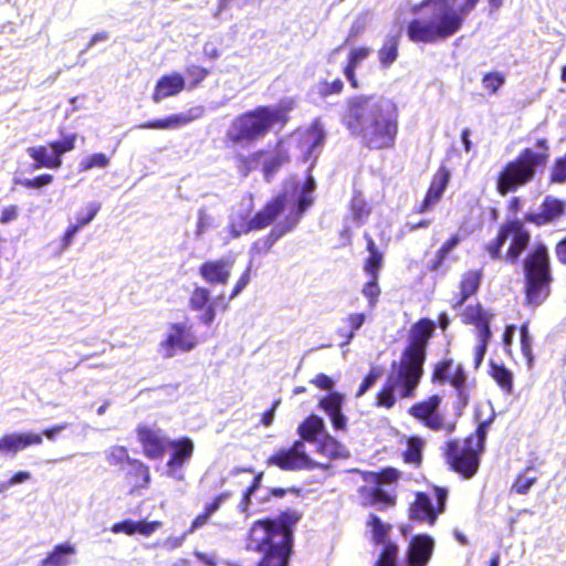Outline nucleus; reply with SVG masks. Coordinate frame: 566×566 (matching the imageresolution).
Masks as SVG:
<instances>
[{
    "instance_id": "obj_1",
    "label": "nucleus",
    "mask_w": 566,
    "mask_h": 566,
    "mask_svg": "<svg viewBox=\"0 0 566 566\" xmlns=\"http://www.w3.org/2000/svg\"><path fill=\"white\" fill-rule=\"evenodd\" d=\"M347 130L374 149L394 146L398 132L396 105L376 95H357L347 99L342 116Z\"/></svg>"
},
{
    "instance_id": "obj_2",
    "label": "nucleus",
    "mask_w": 566,
    "mask_h": 566,
    "mask_svg": "<svg viewBox=\"0 0 566 566\" xmlns=\"http://www.w3.org/2000/svg\"><path fill=\"white\" fill-rule=\"evenodd\" d=\"M479 0H422L410 4L413 18L407 36L413 43L432 44L454 35Z\"/></svg>"
},
{
    "instance_id": "obj_3",
    "label": "nucleus",
    "mask_w": 566,
    "mask_h": 566,
    "mask_svg": "<svg viewBox=\"0 0 566 566\" xmlns=\"http://www.w3.org/2000/svg\"><path fill=\"white\" fill-rule=\"evenodd\" d=\"M300 520L296 512L284 514L280 521H258L250 530L248 549L264 554L259 566H287L292 528Z\"/></svg>"
},
{
    "instance_id": "obj_4",
    "label": "nucleus",
    "mask_w": 566,
    "mask_h": 566,
    "mask_svg": "<svg viewBox=\"0 0 566 566\" xmlns=\"http://www.w3.org/2000/svg\"><path fill=\"white\" fill-rule=\"evenodd\" d=\"M315 180L308 176L301 193L295 198L294 193H289L287 190L272 201H270L260 212L253 218V227L261 230L270 226L275 218L281 213L289 211L282 221H280L269 234V239L275 242L286 232L293 230L300 221L302 213L312 206L313 192L315 190Z\"/></svg>"
},
{
    "instance_id": "obj_5",
    "label": "nucleus",
    "mask_w": 566,
    "mask_h": 566,
    "mask_svg": "<svg viewBox=\"0 0 566 566\" xmlns=\"http://www.w3.org/2000/svg\"><path fill=\"white\" fill-rule=\"evenodd\" d=\"M291 108V103H281L247 112L232 120L227 130V138L233 145L249 146L262 139L275 124H284Z\"/></svg>"
},
{
    "instance_id": "obj_6",
    "label": "nucleus",
    "mask_w": 566,
    "mask_h": 566,
    "mask_svg": "<svg viewBox=\"0 0 566 566\" xmlns=\"http://www.w3.org/2000/svg\"><path fill=\"white\" fill-rule=\"evenodd\" d=\"M546 161L544 153L535 151L531 148L524 149L516 159L509 161L501 170L496 181V189L505 196L515 191L533 180L536 169Z\"/></svg>"
},
{
    "instance_id": "obj_7",
    "label": "nucleus",
    "mask_w": 566,
    "mask_h": 566,
    "mask_svg": "<svg viewBox=\"0 0 566 566\" xmlns=\"http://www.w3.org/2000/svg\"><path fill=\"white\" fill-rule=\"evenodd\" d=\"M526 297L530 304L539 305L548 294L551 281L549 259L545 245L538 244L524 261Z\"/></svg>"
},
{
    "instance_id": "obj_8",
    "label": "nucleus",
    "mask_w": 566,
    "mask_h": 566,
    "mask_svg": "<svg viewBox=\"0 0 566 566\" xmlns=\"http://www.w3.org/2000/svg\"><path fill=\"white\" fill-rule=\"evenodd\" d=\"M421 376L410 367L394 363L386 386L377 396V405L391 408L396 402L395 392L401 398L412 397Z\"/></svg>"
},
{
    "instance_id": "obj_9",
    "label": "nucleus",
    "mask_w": 566,
    "mask_h": 566,
    "mask_svg": "<svg viewBox=\"0 0 566 566\" xmlns=\"http://www.w3.org/2000/svg\"><path fill=\"white\" fill-rule=\"evenodd\" d=\"M486 423H481L474 436L465 439L463 446L450 444L449 459L453 469L464 478H471L479 468V452L484 449Z\"/></svg>"
},
{
    "instance_id": "obj_10",
    "label": "nucleus",
    "mask_w": 566,
    "mask_h": 566,
    "mask_svg": "<svg viewBox=\"0 0 566 566\" xmlns=\"http://www.w3.org/2000/svg\"><path fill=\"white\" fill-rule=\"evenodd\" d=\"M198 344L193 324L186 319L167 325L165 338L159 343L158 350L167 359L172 358L178 352H191Z\"/></svg>"
},
{
    "instance_id": "obj_11",
    "label": "nucleus",
    "mask_w": 566,
    "mask_h": 566,
    "mask_svg": "<svg viewBox=\"0 0 566 566\" xmlns=\"http://www.w3.org/2000/svg\"><path fill=\"white\" fill-rule=\"evenodd\" d=\"M530 239L531 235L524 228L523 223L518 220H513L501 228L496 241L488 245V251L493 259H496L500 256L502 245L509 241L510 247L506 253V259L510 261H516L528 245Z\"/></svg>"
},
{
    "instance_id": "obj_12",
    "label": "nucleus",
    "mask_w": 566,
    "mask_h": 566,
    "mask_svg": "<svg viewBox=\"0 0 566 566\" xmlns=\"http://www.w3.org/2000/svg\"><path fill=\"white\" fill-rule=\"evenodd\" d=\"M399 473L395 469H387L380 474H371L370 482L374 485L364 486L360 490L365 505L385 507L394 505L395 495L392 483L397 481Z\"/></svg>"
},
{
    "instance_id": "obj_13",
    "label": "nucleus",
    "mask_w": 566,
    "mask_h": 566,
    "mask_svg": "<svg viewBox=\"0 0 566 566\" xmlns=\"http://www.w3.org/2000/svg\"><path fill=\"white\" fill-rule=\"evenodd\" d=\"M433 323L428 319L418 322L411 329L410 345L405 349L400 364L422 375V365L426 356V345L433 332Z\"/></svg>"
},
{
    "instance_id": "obj_14",
    "label": "nucleus",
    "mask_w": 566,
    "mask_h": 566,
    "mask_svg": "<svg viewBox=\"0 0 566 566\" xmlns=\"http://www.w3.org/2000/svg\"><path fill=\"white\" fill-rule=\"evenodd\" d=\"M446 500L447 491L440 488H436L431 496L418 493L410 507V518L432 525L438 514L443 512Z\"/></svg>"
},
{
    "instance_id": "obj_15",
    "label": "nucleus",
    "mask_w": 566,
    "mask_h": 566,
    "mask_svg": "<svg viewBox=\"0 0 566 566\" xmlns=\"http://www.w3.org/2000/svg\"><path fill=\"white\" fill-rule=\"evenodd\" d=\"M252 210V200L248 199L241 203V207L229 217L227 228L216 234V240L222 245H228L231 241L240 238L242 234L256 230L253 227V218H250Z\"/></svg>"
},
{
    "instance_id": "obj_16",
    "label": "nucleus",
    "mask_w": 566,
    "mask_h": 566,
    "mask_svg": "<svg viewBox=\"0 0 566 566\" xmlns=\"http://www.w3.org/2000/svg\"><path fill=\"white\" fill-rule=\"evenodd\" d=\"M289 159V155L282 145L273 153L258 151L249 157H241L239 159V169L243 175H248L251 170L255 169L258 165L263 163V172L266 180L279 170V168L285 164Z\"/></svg>"
},
{
    "instance_id": "obj_17",
    "label": "nucleus",
    "mask_w": 566,
    "mask_h": 566,
    "mask_svg": "<svg viewBox=\"0 0 566 566\" xmlns=\"http://www.w3.org/2000/svg\"><path fill=\"white\" fill-rule=\"evenodd\" d=\"M440 403L441 397L433 395L427 400L413 405L409 409V413L431 430L451 432L454 426L447 422L444 417L438 411Z\"/></svg>"
},
{
    "instance_id": "obj_18",
    "label": "nucleus",
    "mask_w": 566,
    "mask_h": 566,
    "mask_svg": "<svg viewBox=\"0 0 566 566\" xmlns=\"http://www.w3.org/2000/svg\"><path fill=\"white\" fill-rule=\"evenodd\" d=\"M168 447L171 449V453L166 463V474L176 481H184V467L192 458L195 450L193 441L190 438L185 437L177 440H170Z\"/></svg>"
},
{
    "instance_id": "obj_19",
    "label": "nucleus",
    "mask_w": 566,
    "mask_h": 566,
    "mask_svg": "<svg viewBox=\"0 0 566 566\" xmlns=\"http://www.w3.org/2000/svg\"><path fill=\"white\" fill-rule=\"evenodd\" d=\"M269 463L286 471L307 469L315 465V462L306 454L303 441H296L289 450L276 452L269 459Z\"/></svg>"
},
{
    "instance_id": "obj_20",
    "label": "nucleus",
    "mask_w": 566,
    "mask_h": 566,
    "mask_svg": "<svg viewBox=\"0 0 566 566\" xmlns=\"http://www.w3.org/2000/svg\"><path fill=\"white\" fill-rule=\"evenodd\" d=\"M137 438L143 447L144 454L149 459H159L164 455L170 440L161 429L146 424L137 427Z\"/></svg>"
},
{
    "instance_id": "obj_21",
    "label": "nucleus",
    "mask_w": 566,
    "mask_h": 566,
    "mask_svg": "<svg viewBox=\"0 0 566 566\" xmlns=\"http://www.w3.org/2000/svg\"><path fill=\"white\" fill-rule=\"evenodd\" d=\"M434 381H449L457 390L459 399L463 405H467L469 396L465 389L467 376L462 369V366L454 364L452 360H446L436 366L433 373Z\"/></svg>"
},
{
    "instance_id": "obj_22",
    "label": "nucleus",
    "mask_w": 566,
    "mask_h": 566,
    "mask_svg": "<svg viewBox=\"0 0 566 566\" xmlns=\"http://www.w3.org/2000/svg\"><path fill=\"white\" fill-rule=\"evenodd\" d=\"M234 261L233 256L209 260L199 266V274L211 285H226L231 276Z\"/></svg>"
},
{
    "instance_id": "obj_23",
    "label": "nucleus",
    "mask_w": 566,
    "mask_h": 566,
    "mask_svg": "<svg viewBox=\"0 0 566 566\" xmlns=\"http://www.w3.org/2000/svg\"><path fill=\"white\" fill-rule=\"evenodd\" d=\"M43 442L42 434L25 431L11 432L0 438V454L14 457L31 446H40Z\"/></svg>"
},
{
    "instance_id": "obj_24",
    "label": "nucleus",
    "mask_w": 566,
    "mask_h": 566,
    "mask_svg": "<svg viewBox=\"0 0 566 566\" xmlns=\"http://www.w3.org/2000/svg\"><path fill=\"white\" fill-rule=\"evenodd\" d=\"M434 541L429 535L415 536L406 554L407 566H427L432 557Z\"/></svg>"
},
{
    "instance_id": "obj_25",
    "label": "nucleus",
    "mask_w": 566,
    "mask_h": 566,
    "mask_svg": "<svg viewBox=\"0 0 566 566\" xmlns=\"http://www.w3.org/2000/svg\"><path fill=\"white\" fill-rule=\"evenodd\" d=\"M203 113L205 108L202 106H195L187 112L174 114L161 119L146 122L137 127L142 129H176L200 118Z\"/></svg>"
},
{
    "instance_id": "obj_26",
    "label": "nucleus",
    "mask_w": 566,
    "mask_h": 566,
    "mask_svg": "<svg viewBox=\"0 0 566 566\" xmlns=\"http://www.w3.org/2000/svg\"><path fill=\"white\" fill-rule=\"evenodd\" d=\"M345 397L339 392H331L318 402L321 409L329 417L335 430H346L347 418L342 413Z\"/></svg>"
},
{
    "instance_id": "obj_27",
    "label": "nucleus",
    "mask_w": 566,
    "mask_h": 566,
    "mask_svg": "<svg viewBox=\"0 0 566 566\" xmlns=\"http://www.w3.org/2000/svg\"><path fill=\"white\" fill-rule=\"evenodd\" d=\"M186 87V81L180 73L172 72L166 75H163L153 93V101L155 103H159L165 98L176 96L180 92H182Z\"/></svg>"
},
{
    "instance_id": "obj_28",
    "label": "nucleus",
    "mask_w": 566,
    "mask_h": 566,
    "mask_svg": "<svg viewBox=\"0 0 566 566\" xmlns=\"http://www.w3.org/2000/svg\"><path fill=\"white\" fill-rule=\"evenodd\" d=\"M450 171L447 167L442 166L434 174L426 198L421 205L420 212H424L433 207L442 197L449 180Z\"/></svg>"
},
{
    "instance_id": "obj_29",
    "label": "nucleus",
    "mask_w": 566,
    "mask_h": 566,
    "mask_svg": "<svg viewBox=\"0 0 566 566\" xmlns=\"http://www.w3.org/2000/svg\"><path fill=\"white\" fill-rule=\"evenodd\" d=\"M564 212V203L554 198H546L539 212L530 213L526 220L537 226L547 224L557 220Z\"/></svg>"
},
{
    "instance_id": "obj_30",
    "label": "nucleus",
    "mask_w": 566,
    "mask_h": 566,
    "mask_svg": "<svg viewBox=\"0 0 566 566\" xmlns=\"http://www.w3.org/2000/svg\"><path fill=\"white\" fill-rule=\"evenodd\" d=\"M27 153L35 161L34 169L43 167L57 169L62 165L61 158H57L50 145L29 147Z\"/></svg>"
},
{
    "instance_id": "obj_31",
    "label": "nucleus",
    "mask_w": 566,
    "mask_h": 566,
    "mask_svg": "<svg viewBox=\"0 0 566 566\" xmlns=\"http://www.w3.org/2000/svg\"><path fill=\"white\" fill-rule=\"evenodd\" d=\"M76 554V548L71 543H63L54 546L52 552L43 558L38 566H69L72 557Z\"/></svg>"
},
{
    "instance_id": "obj_32",
    "label": "nucleus",
    "mask_w": 566,
    "mask_h": 566,
    "mask_svg": "<svg viewBox=\"0 0 566 566\" xmlns=\"http://www.w3.org/2000/svg\"><path fill=\"white\" fill-rule=\"evenodd\" d=\"M325 134L319 122H315L304 134L301 148L304 151V160L311 159L317 148L322 147Z\"/></svg>"
},
{
    "instance_id": "obj_33",
    "label": "nucleus",
    "mask_w": 566,
    "mask_h": 566,
    "mask_svg": "<svg viewBox=\"0 0 566 566\" xmlns=\"http://www.w3.org/2000/svg\"><path fill=\"white\" fill-rule=\"evenodd\" d=\"M371 50L369 48H354L350 50L348 54L347 65L344 67V75L350 83L352 87L357 88L359 86L358 81L356 78V69L360 65L363 61H365Z\"/></svg>"
},
{
    "instance_id": "obj_34",
    "label": "nucleus",
    "mask_w": 566,
    "mask_h": 566,
    "mask_svg": "<svg viewBox=\"0 0 566 566\" xmlns=\"http://www.w3.org/2000/svg\"><path fill=\"white\" fill-rule=\"evenodd\" d=\"M298 433L302 437V439L308 442L318 441V439L326 433L323 419L315 415L310 416L298 427Z\"/></svg>"
},
{
    "instance_id": "obj_35",
    "label": "nucleus",
    "mask_w": 566,
    "mask_h": 566,
    "mask_svg": "<svg viewBox=\"0 0 566 566\" xmlns=\"http://www.w3.org/2000/svg\"><path fill=\"white\" fill-rule=\"evenodd\" d=\"M227 497L228 494H220L211 503L207 504L205 512L195 517L187 533L191 534L205 526L209 518L220 509L221 504L226 501Z\"/></svg>"
},
{
    "instance_id": "obj_36",
    "label": "nucleus",
    "mask_w": 566,
    "mask_h": 566,
    "mask_svg": "<svg viewBox=\"0 0 566 566\" xmlns=\"http://www.w3.org/2000/svg\"><path fill=\"white\" fill-rule=\"evenodd\" d=\"M463 322L473 324L476 327V334L481 333L483 326L490 328L489 322L491 315L482 310L480 305L469 306L462 314Z\"/></svg>"
},
{
    "instance_id": "obj_37",
    "label": "nucleus",
    "mask_w": 566,
    "mask_h": 566,
    "mask_svg": "<svg viewBox=\"0 0 566 566\" xmlns=\"http://www.w3.org/2000/svg\"><path fill=\"white\" fill-rule=\"evenodd\" d=\"M218 227L217 218L207 209L201 208L197 212L195 237L202 239L206 233Z\"/></svg>"
},
{
    "instance_id": "obj_38",
    "label": "nucleus",
    "mask_w": 566,
    "mask_h": 566,
    "mask_svg": "<svg viewBox=\"0 0 566 566\" xmlns=\"http://www.w3.org/2000/svg\"><path fill=\"white\" fill-rule=\"evenodd\" d=\"M366 239L369 258L364 265V270L369 276H378V272L382 264V254L377 250L374 240L369 235H366Z\"/></svg>"
},
{
    "instance_id": "obj_39",
    "label": "nucleus",
    "mask_w": 566,
    "mask_h": 566,
    "mask_svg": "<svg viewBox=\"0 0 566 566\" xmlns=\"http://www.w3.org/2000/svg\"><path fill=\"white\" fill-rule=\"evenodd\" d=\"M481 272L480 271H468L463 274L461 281V301L459 304H462L469 296L474 294L481 282Z\"/></svg>"
},
{
    "instance_id": "obj_40",
    "label": "nucleus",
    "mask_w": 566,
    "mask_h": 566,
    "mask_svg": "<svg viewBox=\"0 0 566 566\" xmlns=\"http://www.w3.org/2000/svg\"><path fill=\"white\" fill-rule=\"evenodd\" d=\"M537 475L532 468H527L524 472L518 474L511 486V492L525 495L531 488L536 483Z\"/></svg>"
},
{
    "instance_id": "obj_41",
    "label": "nucleus",
    "mask_w": 566,
    "mask_h": 566,
    "mask_svg": "<svg viewBox=\"0 0 566 566\" xmlns=\"http://www.w3.org/2000/svg\"><path fill=\"white\" fill-rule=\"evenodd\" d=\"M316 443L317 451L328 459L338 458L342 454V446L327 433L319 438Z\"/></svg>"
},
{
    "instance_id": "obj_42",
    "label": "nucleus",
    "mask_w": 566,
    "mask_h": 566,
    "mask_svg": "<svg viewBox=\"0 0 566 566\" xmlns=\"http://www.w3.org/2000/svg\"><path fill=\"white\" fill-rule=\"evenodd\" d=\"M491 376L496 381V384L502 388V390L506 394H511L513 389V374L503 366L492 365L491 367Z\"/></svg>"
},
{
    "instance_id": "obj_43",
    "label": "nucleus",
    "mask_w": 566,
    "mask_h": 566,
    "mask_svg": "<svg viewBox=\"0 0 566 566\" xmlns=\"http://www.w3.org/2000/svg\"><path fill=\"white\" fill-rule=\"evenodd\" d=\"M397 55H398L397 38L392 36V38L387 39L378 52L380 63L382 64V66L388 67L396 61Z\"/></svg>"
},
{
    "instance_id": "obj_44",
    "label": "nucleus",
    "mask_w": 566,
    "mask_h": 566,
    "mask_svg": "<svg viewBox=\"0 0 566 566\" xmlns=\"http://www.w3.org/2000/svg\"><path fill=\"white\" fill-rule=\"evenodd\" d=\"M350 213L357 224H363L367 220L370 209L360 193L354 195L350 203Z\"/></svg>"
},
{
    "instance_id": "obj_45",
    "label": "nucleus",
    "mask_w": 566,
    "mask_h": 566,
    "mask_svg": "<svg viewBox=\"0 0 566 566\" xmlns=\"http://www.w3.org/2000/svg\"><path fill=\"white\" fill-rule=\"evenodd\" d=\"M224 300V295L220 294L214 297L213 301L209 302L205 307L199 310H193V312H198V321L206 325L210 326L217 316V307Z\"/></svg>"
},
{
    "instance_id": "obj_46",
    "label": "nucleus",
    "mask_w": 566,
    "mask_h": 566,
    "mask_svg": "<svg viewBox=\"0 0 566 566\" xmlns=\"http://www.w3.org/2000/svg\"><path fill=\"white\" fill-rule=\"evenodd\" d=\"M214 298L211 296V292L208 287L196 286L189 297V308L191 311L205 307L209 302Z\"/></svg>"
},
{
    "instance_id": "obj_47",
    "label": "nucleus",
    "mask_w": 566,
    "mask_h": 566,
    "mask_svg": "<svg viewBox=\"0 0 566 566\" xmlns=\"http://www.w3.org/2000/svg\"><path fill=\"white\" fill-rule=\"evenodd\" d=\"M506 77L501 72H489L482 77V87L491 95H495L504 85Z\"/></svg>"
},
{
    "instance_id": "obj_48",
    "label": "nucleus",
    "mask_w": 566,
    "mask_h": 566,
    "mask_svg": "<svg viewBox=\"0 0 566 566\" xmlns=\"http://www.w3.org/2000/svg\"><path fill=\"white\" fill-rule=\"evenodd\" d=\"M478 336V345L475 346L474 348V367L478 368L483 358H484V355L486 353V347H488V343H489V339L491 337V331L490 328H486L485 326L482 327L481 329V333L476 334Z\"/></svg>"
},
{
    "instance_id": "obj_49",
    "label": "nucleus",
    "mask_w": 566,
    "mask_h": 566,
    "mask_svg": "<svg viewBox=\"0 0 566 566\" xmlns=\"http://www.w3.org/2000/svg\"><path fill=\"white\" fill-rule=\"evenodd\" d=\"M423 440L420 438H410L407 442V450L405 451V460L408 463L418 464L421 461V450Z\"/></svg>"
},
{
    "instance_id": "obj_50",
    "label": "nucleus",
    "mask_w": 566,
    "mask_h": 566,
    "mask_svg": "<svg viewBox=\"0 0 566 566\" xmlns=\"http://www.w3.org/2000/svg\"><path fill=\"white\" fill-rule=\"evenodd\" d=\"M378 276H369V281L364 285L361 293L368 300L369 307L374 308L378 302L380 289L378 286Z\"/></svg>"
},
{
    "instance_id": "obj_51",
    "label": "nucleus",
    "mask_w": 566,
    "mask_h": 566,
    "mask_svg": "<svg viewBox=\"0 0 566 566\" xmlns=\"http://www.w3.org/2000/svg\"><path fill=\"white\" fill-rule=\"evenodd\" d=\"M109 159L106 157V155L102 153L93 154L88 157H85L81 163L80 167L81 170L87 171L93 168H104L108 166Z\"/></svg>"
},
{
    "instance_id": "obj_52",
    "label": "nucleus",
    "mask_w": 566,
    "mask_h": 566,
    "mask_svg": "<svg viewBox=\"0 0 566 566\" xmlns=\"http://www.w3.org/2000/svg\"><path fill=\"white\" fill-rule=\"evenodd\" d=\"M397 554L398 546L392 543H386L375 566H396Z\"/></svg>"
},
{
    "instance_id": "obj_53",
    "label": "nucleus",
    "mask_w": 566,
    "mask_h": 566,
    "mask_svg": "<svg viewBox=\"0 0 566 566\" xmlns=\"http://www.w3.org/2000/svg\"><path fill=\"white\" fill-rule=\"evenodd\" d=\"M460 242H461V235L457 233L443 243V245L438 250V252L436 254V258H437V262L434 265L436 269L442 264V262L447 259L449 253L455 247H458Z\"/></svg>"
},
{
    "instance_id": "obj_54",
    "label": "nucleus",
    "mask_w": 566,
    "mask_h": 566,
    "mask_svg": "<svg viewBox=\"0 0 566 566\" xmlns=\"http://www.w3.org/2000/svg\"><path fill=\"white\" fill-rule=\"evenodd\" d=\"M368 525L371 527L373 537L377 543H386V536L389 530V525L384 524L377 516L371 515L368 521Z\"/></svg>"
},
{
    "instance_id": "obj_55",
    "label": "nucleus",
    "mask_w": 566,
    "mask_h": 566,
    "mask_svg": "<svg viewBox=\"0 0 566 566\" xmlns=\"http://www.w3.org/2000/svg\"><path fill=\"white\" fill-rule=\"evenodd\" d=\"M75 140H76V135L71 134V135L65 136L62 140L51 143L50 147L53 148L57 158H61V156L64 153L74 149Z\"/></svg>"
},
{
    "instance_id": "obj_56",
    "label": "nucleus",
    "mask_w": 566,
    "mask_h": 566,
    "mask_svg": "<svg viewBox=\"0 0 566 566\" xmlns=\"http://www.w3.org/2000/svg\"><path fill=\"white\" fill-rule=\"evenodd\" d=\"M106 459L109 464H120L128 460V452L125 447L114 446L106 451Z\"/></svg>"
},
{
    "instance_id": "obj_57",
    "label": "nucleus",
    "mask_w": 566,
    "mask_h": 566,
    "mask_svg": "<svg viewBox=\"0 0 566 566\" xmlns=\"http://www.w3.org/2000/svg\"><path fill=\"white\" fill-rule=\"evenodd\" d=\"M101 209V203L98 202H90L86 208L85 214H78L76 220L80 228L87 226L98 213Z\"/></svg>"
},
{
    "instance_id": "obj_58",
    "label": "nucleus",
    "mask_w": 566,
    "mask_h": 566,
    "mask_svg": "<svg viewBox=\"0 0 566 566\" xmlns=\"http://www.w3.org/2000/svg\"><path fill=\"white\" fill-rule=\"evenodd\" d=\"M261 480H262V473H260L259 475H256L254 478L252 485L249 488V490L244 494V497L242 499V501L240 503V510L242 512L245 513L248 511V507L251 502V496L254 495L258 491H260Z\"/></svg>"
},
{
    "instance_id": "obj_59",
    "label": "nucleus",
    "mask_w": 566,
    "mask_h": 566,
    "mask_svg": "<svg viewBox=\"0 0 566 566\" xmlns=\"http://www.w3.org/2000/svg\"><path fill=\"white\" fill-rule=\"evenodd\" d=\"M161 525L163 523L160 521H136L137 533L144 536H150L159 530Z\"/></svg>"
},
{
    "instance_id": "obj_60",
    "label": "nucleus",
    "mask_w": 566,
    "mask_h": 566,
    "mask_svg": "<svg viewBox=\"0 0 566 566\" xmlns=\"http://www.w3.org/2000/svg\"><path fill=\"white\" fill-rule=\"evenodd\" d=\"M365 321L366 315L363 313H352L343 319L344 324L347 325L346 329L353 331L354 334L363 326Z\"/></svg>"
},
{
    "instance_id": "obj_61",
    "label": "nucleus",
    "mask_w": 566,
    "mask_h": 566,
    "mask_svg": "<svg viewBox=\"0 0 566 566\" xmlns=\"http://www.w3.org/2000/svg\"><path fill=\"white\" fill-rule=\"evenodd\" d=\"M53 181L52 175H41L33 179H23L19 184L25 188H41L50 185Z\"/></svg>"
},
{
    "instance_id": "obj_62",
    "label": "nucleus",
    "mask_w": 566,
    "mask_h": 566,
    "mask_svg": "<svg viewBox=\"0 0 566 566\" xmlns=\"http://www.w3.org/2000/svg\"><path fill=\"white\" fill-rule=\"evenodd\" d=\"M19 217V208L15 205L6 206L0 211V224H9Z\"/></svg>"
},
{
    "instance_id": "obj_63",
    "label": "nucleus",
    "mask_w": 566,
    "mask_h": 566,
    "mask_svg": "<svg viewBox=\"0 0 566 566\" xmlns=\"http://www.w3.org/2000/svg\"><path fill=\"white\" fill-rule=\"evenodd\" d=\"M136 528V521L126 520L114 524L111 530L115 534L125 533L127 535H134L137 533Z\"/></svg>"
},
{
    "instance_id": "obj_64",
    "label": "nucleus",
    "mask_w": 566,
    "mask_h": 566,
    "mask_svg": "<svg viewBox=\"0 0 566 566\" xmlns=\"http://www.w3.org/2000/svg\"><path fill=\"white\" fill-rule=\"evenodd\" d=\"M250 270L251 265L248 266V269L243 272V274L240 276V279L237 281L229 298L233 300L249 284L250 282Z\"/></svg>"
}]
</instances>
